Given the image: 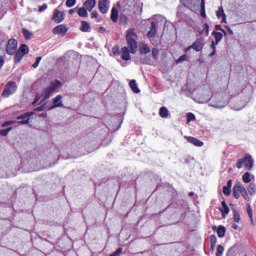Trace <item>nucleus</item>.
<instances>
[{
	"label": "nucleus",
	"instance_id": "obj_1",
	"mask_svg": "<svg viewBox=\"0 0 256 256\" xmlns=\"http://www.w3.org/2000/svg\"><path fill=\"white\" fill-rule=\"evenodd\" d=\"M126 42L128 47H122L121 59L123 61H131V54L137 53V33H135V28H130L126 33ZM130 49V51H129Z\"/></svg>",
	"mask_w": 256,
	"mask_h": 256
},
{
	"label": "nucleus",
	"instance_id": "obj_2",
	"mask_svg": "<svg viewBox=\"0 0 256 256\" xmlns=\"http://www.w3.org/2000/svg\"><path fill=\"white\" fill-rule=\"evenodd\" d=\"M256 185L255 183H250L247 188L243 186L241 182H236L233 186L232 195L234 199H240L241 195L245 201H251L249 195H255Z\"/></svg>",
	"mask_w": 256,
	"mask_h": 256
},
{
	"label": "nucleus",
	"instance_id": "obj_3",
	"mask_svg": "<svg viewBox=\"0 0 256 256\" xmlns=\"http://www.w3.org/2000/svg\"><path fill=\"white\" fill-rule=\"evenodd\" d=\"M255 165V160H253V157L250 154H245L243 158L238 159L236 163V167L238 169H246V171H251L253 169V166Z\"/></svg>",
	"mask_w": 256,
	"mask_h": 256
},
{
	"label": "nucleus",
	"instance_id": "obj_4",
	"mask_svg": "<svg viewBox=\"0 0 256 256\" xmlns=\"http://www.w3.org/2000/svg\"><path fill=\"white\" fill-rule=\"evenodd\" d=\"M59 87H61V81L55 80L51 82L50 86L43 90V101H47V99H49L51 95H53V93L59 89Z\"/></svg>",
	"mask_w": 256,
	"mask_h": 256
},
{
	"label": "nucleus",
	"instance_id": "obj_5",
	"mask_svg": "<svg viewBox=\"0 0 256 256\" xmlns=\"http://www.w3.org/2000/svg\"><path fill=\"white\" fill-rule=\"evenodd\" d=\"M16 91H17V82L9 81L8 83H6L4 90L2 91V97L4 98L11 97V95H14Z\"/></svg>",
	"mask_w": 256,
	"mask_h": 256
},
{
	"label": "nucleus",
	"instance_id": "obj_6",
	"mask_svg": "<svg viewBox=\"0 0 256 256\" xmlns=\"http://www.w3.org/2000/svg\"><path fill=\"white\" fill-rule=\"evenodd\" d=\"M17 40L12 38L10 40H8V43L6 45V53L8 55H14L15 53H17Z\"/></svg>",
	"mask_w": 256,
	"mask_h": 256
},
{
	"label": "nucleus",
	"instance_id": "obj_7",
	"mask_svg": "<svg viewBox=\"0 0 256 256\" xmlns=\"http://www.w3.org/2000/svg\"><path fill=\"white\" fill-rule=\"evenodd\" d=\"M191 47L194 51H196V53H199V51H203V48L205 47V38L200 37L196 39L192 43Z\"/></svg>",
	"mask_w": 256,
	"mask_h": 256
},
{
	"label": "nucleus",
	"instance_id": "obj_8",
	"mask_svg": "<svg viewBox=\"0 0 256 256\" xmlns=\"http://www.w3.org/2000/svg\"><path fill=\"white\" fill-rule=\"evenodd\" d=\"M109 0H99L98 1V9L102 15H106V13L109 12V5H110Z\"/></svg>",
	"mask_w": 256,
	"mask_h": 256
},
{
	"label": "nucleus",
	"instance_id": "obj_9",
	"mask_svg": "<svg viewBox=\"0 0 256 256\" xmlns=\"http://www.w3.org/2000/svg\"><path fill=\"white\" fill-rule=\"evenodd\" d=\"M68 31H69V28H67L64 24H60L52 30V33L54 35H61V37H65Z\"/></svg>",
	"mask_w": 256,
	"mask_h": 256
},
{
	"label": "nucleus",
	"instance_id": "obj_10",
	"mask_svg": "<svg viewBox=\"0 0 256 256\" xmlns=\"http://www.w3.org/2000/svg\"><path fill=\"white\" fill-rule=\"evenodd\" d=\"M33 112H26L20 116H17L18 125H29V117L33 116Z\"/></svg>",
	"mask_w": 256,
	"mask_h": 256
},
{
	"label": "nucleus",
	"instance_id": "obj_11",
	"mask_svg": "<svg viewBox=\"0 0 256 256\" xmlns=\"http://www.w3.org/2000/svg\"><path fill=\"white\" fill-rule=\"evenodd\" d=\"M64 20L65 13L61 12L59 9H55L52 15V21H54V23H63Z\"/></svg>",
	"mask_w": 256,
	"mask_h": 256
},
{
	"label": "nucleus",
	"instance_id": "obj_12",
	"mask_svg": "<svg viewBox=\"0 0 256 256\" xmlns=\"http://www.w3.org/2000/svg\"><path fill=\"white\" fill-rule=\"evenodd\" d=\"M186 140L188 141V143H191L192 145H194V147H203V145H205L203 141L193 136H186Z\"/></svg>",
	"mask_w": 256,
	"mask_h": 256
},
{
	"label": "nucleus",
	"instance_id": "obj_13",
	"mask_svg": "<svg viewBox=\"0 0 256 256\" xmlns=\"http://www.w3.org/2000/svg\"><path fill=\"white\" fill-rule=\"evenodd\" d=\"M216 17L218 19H222V23H227V15L225 14V10L223 9V6H219L218 10L216 11Z\"/></svg>",
	"mask_w": 256,
	"mask_h": 256
},
{
	"label": "nucleus",
	"instance_id": "obj_14",
	"mask_svg": "<svg viewBox=\"0 0 256 256\" xmlns=\"http://www.w3.org/2000/svg\"><path fill=\"white\" fill-rule=\"evenodd\" d=\"M63 96L61 94L57 95L55 98L52 99L53 106L51 109H55L57 107H63Z\"/></svg>",
	"mask_w": 256,
	"mask_h": 256
},
{
	"label": "nucleus",
	"instance_id": "obj_15",
	"mask_svg": "<svg viewBox=\"0 0 256 256\" xmlns=\"http://www.w3.org/2000/svg\"><path fill=\"white\" fill-rule=\"evenodd\" d=\"M212 230L217 232V235L220 239L225 237V233H227V229L223 225L218 226V228L217 226H213Z\"/></svg>",
	"mask_w": 256,
	"mask_h": 256
},
{
	"label": "nucleus",
	"instance_id": "obj_16",
	"mask_svg": "<svg viewBox=\"0 0 256 256\" xmlns=\"http://www.w3.org/2000/svg\"><path fill=\"white\" fill-rule=\"evenodd\" d=\"M95 5H97V0H86L83 7L91 12L93 9H95Z\"/></svg>",
	"mask_w": 256,
	"mask_h": 256
},
{
	"label": "nucleus",
	"instance_id": "obj_17",
	"mask_svg": "<svg viewBox=\"0 0 256 256\" xmlns=\"http://www.w3.org/2000/svg\"><path fill=\"white\" fill-rule=\"evenodd\" d=\"M154 35H157V24L155 22H151L150 30L147 33V37H149V39H152Z\"/></svg>",
	"mask_w": 256,
	"mask_h": 256
},
{
	"label": "nucleus",
	"instance_id": "obj_18",
	"mask_svg": "<svg viewBox=\"0 0 256 256\" xmlns=\"http://www.w3.org/2000/svg\"><path fill=\"white\" fill-rule=\"evenodd\" d=\"M233 187V180H228L227 185L223 187V193L229 197L231 195V188Z\"/></svg>",
	"mask_w": 256,
	"mask_h": 256
},
{
	"label": "nucleus",
	"instance_id": "obj_19",
	"mask_svg": "<svg viewBox=\"0 0 256 256\" xmlns=\"http://www.w3.org/2000/svg\"><path fill=\"white\" fill-rule=\"evenodd\" d=\"M80 31H82V33H89V31H91V25L89 22L81 21Z\"/></svg>",
	"mask_w": 256,
	"mask_h": 256
},
{
	"label": "nucleus",
	"instance_id": "obj_20",
	"mask_svg": "<svg viewBox=\"0 0 256 256\" xmlns=\"http://www.w3.org/2000/svg\"><path fill=\"white\" fill-rule=\"evenodd\" d=\"M110 17L113 23H117V21H119V10L116 7L112 8Z\"/></svg>",
	"mask_w": 256,
	"mask_h": 256
},
{
	"label": "nucleus",
	"instance_id": "obj_21",
	"mask_svg": "<svg viewBox=\"0 0 256 256\" xmlns=\"http://www.w3.org/2000/svg\"><path fill=\"white\" fill-rule=\"evenodd\" d=\"M197 31L199 33V35H203L205 34L206 37H209V23H204V28H197Z\"/></svg>",
	"mask_w": 256,
	"mask_h": 256
},
{
	"label": "nucleus",
	"instance_id": "obj_22",
	"mask_svg": "<svg viewBox=\"0 0 256 256\" xmlns=\"http://www.w3.org/2000/svg\"><path fill=\"white\" fill-rule=\"evenodd\" d=\"M25 54L21 53L20 50H16L15 54H14V63L17 65L19 63H21V61L23 60V56Z\"/></svg>",
	"mask_w": 256,
	"mask_h": 256
},
{
	"label": "nucleus",
	"instance_id": "obj_23",
	"mask_svg": "<svg viewBox=\"0 0 256 256\" xmlns=\"http://www.w3.org/2000/svg\"><path fill=\"white\" fill-rule=\"evenodd\" d=\"M221 205H222V208H220V211L222 213V217H225V215H229V206H227V202L223 200Z\"/></svg>",
	"mask_w": 256,
	"mask_h": 256
},
{
	"label": "nucleus",
	"instance_id": "obj_24",
	"mask_svg": "<svg viewBox=\"0 0 256 256\" xmlns=\"http://www.w3.org/2000/svg\"><path fill=\"white\" fill-rule=\"evenodd\" d=\"M159 116L162 119H167V117H169V110L167 109V107L163 106V107L160 108Z\"/></svg>",
	"mask_w": 256,
	"mask_h": 256
},
{
	"label": "nucleus",
	"instance_id": "obj_25",
	"mask_svg": "<svg viewBox=\"0 0 256 256\" xmlns=\"http://www.w3.org/2000/svg\"><path fill=\"white\" fill-rule=\"evenodd\" d=\"M215 245H217V236L212 234L210 235V251H215Z\"/></svg>",
	"mask_w": 256,
	"mask_h": 256
},
{
	"label": "nucleus",
	"instance_id": "obj_26",
	"mask_svg": "<svg viewBox=\"0 0 256 256\" xmlns=\"http://www.w3.org/2000/svg\"><path fill=\"white\" fill-rule=\"evenodd\" d=\"M200 16L203 19H207V12L205 11V0H201L200 3Z\"/></svg>",
	"mask_w": 256,
	"mask_h": 256
},
{
	"label": "nucleus",
	"instance_id": "obj_27",
	"mask_svg": "<svg viewBox=\"0 0 256 256\" xmlns=\"http://www.w3.org/2000/svg\"><path fill=\"white\" fill-rule=\"evenodd\" d=\"M129 87L133 91V93H141V90H139V87H137V81L131 80L129 82Z\"/></svg>",
	"mask_w": 256,
	"mask_h": 256
},
{
	"label": "nucleus",
	"instance_id": "obj_28",
	"mask_svg": "<svg viewBox=\"0 0 256 256\" xmlns=\"http://www.w3.org/2000/svg\"><path fill=\"white\" fill-rule=\"evenodd\" d=\"M246 211H247L248 217H249L252 225H254L255 220H253V209L251 208V204L246 205Z\"/></svg>",
	"mask_w": 256,
	"mask_h": 256
},
{
	"label": "nucleus",
	"instance_id": "obj_29",
	"mask_svg": "<svg viewBox=\"0 0 256 256\" xmlns=\"http://www.w3.org/2000/svg\"><path fill=\"white\" fill-rule=\"evenodd\" d=\"M140 55H147V53H151V48L147 44H143L140 47Z\"/></svg>",
	"mask_w": 256,
	"mask_h": 256
},
{
	"label": "nucleus",
	"instance_id": "obj_30",
	"mask_svg": "<svg viewBox=\"0 0 256 256\" xmlns=\"http://www.w3.org/2000/svg\"><path fill=\"white\" fill-rule=\"evenodd\" d=\"M18 51H20L22 55H29V46L27 44H21Z\"/></svg>",
	"mask_w": 256,
	"mask_h": 256
},
{
	"label": "nucleus",
	"instance_id": "obj_31",
	"mask_svg": "<svg viewBox=\"0 0 256 256\" xmlns=\"http://www.w3.org/2000/svg\"><path fill=\"white\" fill-rule=\"evenodd\" d=\"M212 35L215 39L216 45L220 43L221 39H223V33L221 32L214 31Z\"/></svg>",
	"mask_w": 256,
	"mask_h": 256
},
{
	"label": "nucleus",
	"instance_id": "obj_32",
	"mask_svg": "<svg viewBox=\"0 0 256 256\" xmlns=\"http://www.w3.org/2000/svg\"><path fill=\"white\" fill-rule=\"evenodd\" d=\"M77 13H78L79 17H89V13H87L85 6L79 8Z\"/></svg>",
	"mask_w": 256,
	"mask_h": 256
},
{
	"label": "nucleus",
	"instance_id": "obj_33",
	"mask_svg": "<svg viewBox=\"0 0 256 256\" xmlns=\"http://www.w3.org/2000/svg\"><path fill=\"white\" fill-rule=\"evenodd\" d=\"M243 183H251V173L245 172L242 176Z\"/></svg>",
	"mask_w": 256,
	"mask_h": 256
},
{
	"label": "nucleus",
	"instance_id": "obj_34",
	"mask_svg": "<svg viewBox=\"0 0 256 256\" xmlns=\"http://www.w3.org/2000/svg\"><path fill=\"white\" fill-rule=\"evenodd\" d=\"M22 33H23L24 38L27 39V40H29V39H31V37H33V33H31L26 28L22 29Z\"/></svg>",
	"mask_w": 256,
	"mask_h": 256
},
{
	"label": "nucleus",
	"instance_id": "obj_35",
	"mask_svg": "<svg viewBox=\"0 0 256 256\" xmlns=\"http://www.w3.org/2000/svg\"><path fill=\"white\" fill-rule=\"evenodd\" d=\"M184 61H189V56L187 54H184V55L180 56L176 60V65H179V63H184Z\"/></svg>",
	"mask_w": 256,
	"mask_h": 256
},
{
	"label": "nucleus",
	"instance_id": "obj_36",
	"mask_svg": "<svg viewBox=\"0 0 256 256\" xmlns=\"http://www.w3.org/2000/svg\"><path fill=\"white\" fill-rule=\"evenodd\" d=\"M233 219L235 223H239L241 221V215L239 214V211L237 210L233 211Z\"/></svg>",
	"mask_w": 256,
	"mask_h": 256
},
{
	"label": "nucleus",
	"instance_id": "obj_37",
	"mask_svg": "<svg viewBox=\"0 0 256 256\" xmlns=\"http://www.w3.org/2000/svg\"><path fill=\"white\" fill-rule=\"evenodd\" d=\"M152 57L155 61L159 59V49L157 48L152 49Z\"/></svg>",
	"mask_w": 256,
	"mask_h": 256
},
{
	"label": "nucleus",
	"instance_id": "obj_38",
	"mask_svg": "<svg viewBox=\"0 0 256 256\" xmlns=\"http://www.w3.org/2000/svg\"><path fill=\"white\" fill-rule=\"evenodd\" d=\"M11 129H13V127H9V128L0 130V135L2 137H7V135H9V131H11Z\"/></svg>",
	"mask_w": 256,
	"mask_h": 256
},
{
	"label": "nucleus",
	"instance_id": "obj_39",
	"mask_svg": "<svg viewBox=\"0 0 256 256\" xmlns=\"http://www.w3.org/2000/svg\"><path fill=\"white\" fill-rule=\"evenodd\" d=\"M223 251H225V247H223V245H218L216 250V256H223Z\"/></svg>",
	"mask_w": 256,
	"mask_h": 256
},
{
	"label": "nucleus",
	"instance_id": "obj_40",
	"mask_svg": "<svg viewBox=\"0 0 256 256\" xmlns=\"http://www.w3.org/2000/svg\"><path fill=\"white\" fill-rule=\"evenodd\" d=\"M210 47L212 49V52L209 54V57H214V55L217 53V50L215 48V42H212Z\"/></svg>",
	"mask_w": 256,
	"mask_h": 256
},
{
	"label": "nucleus",
	"instance_id": "obj_41",
	"mask_svg": "<svg viewBox=\"0 0 256 256\" xmlns=\"http://www.w3.org/2000/svg\"><path fill=\"white\" fill-rule=\"evenodd\" d=\"M41 56L37 57L35 60V63L32 65L33 69H37L39 67V64L41 63Z\"/></svg>",
	"mask_w": 256,
	"mask_h": 256
},
{
	"label": "nucleus",
	"instance_id": "obj_42",
	"mask_svg": "<svg viewBox=\"0 0 256 256\" xmlns=\"http://www.w3.org/2000/svg\"><path fill=\"white\" fill-rule=\"evenodd\" d=\"M77 3V0H66V7H74Z\"/></svg>",
	"mask_w": 256,
	"mask_h": 256
},
{
	"label": "nucleus",
	"instance_id": "obj_43",
	"mask_svg": "<svg viewBox=\"0 0 256 256\" xmlns=\"http://www.w3.org/2000/svg\"><path fill=\"white\" fill-rule=\"evenodd\" d=\"M112 53H113V55H121V51L119 50V46H114L113 48H112Z\"/></svg>",
	"mask_w": 256,
	"mask_h": 256
},
{
	"label": "nucleus",
	"instance_id": "obj_44",
	"mask_svg": "<svg viewBox=\"0 0 256 256\" xmlns=\"http://www.w3.org/2000/svg\"><path fill=\"white\" fill-rule=\"evenodd\" d=\"M187 121H188V123H190V121H195V114L188 113L187 114Z\"/></svg>",
	"mask_w": 256,
	"mask_h": 256
},
{
	"label": "nucleus",
	"instance_id": "obj_45",
	"mask_svg": "<svg viewBox=\"0 0 256 256\" xmlns=\"http://www.w3.org/2000/svg\"><path fill=\"white\" fill-rule=\"evenodd\" d=\"M91 19H99V12H97L96 10H94L91 14H90Z\"/></svg>",
	"mask_w": 256,
	"mask_h": 256
},
{
	"label": "nucleus",
	"instance_id": "obj_46",
	"mask_svg": "<svg viewBox=\"0 0 256 256\" xmlns=\"http://www.w3.org/2000/svg\"><path fill=\"white\" fill-rule=\"evenodd\" d=\"M215 29H216V31H222V33H223L224 35H227V31H225V30L221 27L220 24H217V25L215 26Z\"/></svg>",
	"mask_w": 256,
	"mask_h": 256
},
{
	"label": "nucleus",
	"instance_id": "obj_47",
	"mask_svg": "<svg viewBox=\"0 0 256 256\" xmlns=\"http://www.w3.org/2000/svg\"><path fill=\"white\" fill-rule=\"evenodd\" d=\"M47 9V4H43L42 6L38 7L39 13H43V11H46Z\"/></svg>",
	"mask_w": 256,
	"mask_h": 256
},
{
	"label": "nucleus",
	"instance_id": "obj_48",
	"mask_svg": "<svg viewBox=\"0 0 256 256\" xmlns=\"http://www.w3.org/2000/svg\"><path fill=\"white\" fill-rule=\"evenodd\" d=\"M15 121H6L2 124V127H9V125H13Z\"/></svg>",
	"mask_w": 256,
	"mask_h": 256
},
{
	"label": "nucleus",
	"instance_id": "obj_49",
	"mask_svg": "<svg viewBox=\"0 0 256 256\" xmlns=\"http://www.w3.org/2000/svg\"><path fill=\"white\" fill-rule=\"evenodd\" d=\"M39 99H41V96L37 94L34 101L32 102V105H36V103H39Z\"/></svg>",
	"mask_w": 256,
	"mask_h": 256
},
{
	"label": "nucleus",
	"instance_id": "obj_50",
	"mask_svg": "<svg viewBox=\"0 0 256 256\" xmlns=\"http://www.w3.org/2000/svg\"><path fill=\"white\" fill-rule=\"evenodd\" d=\"M34 111H45V104H43L40 107L34 109Z\"/></svg>",
	"mask_w": 256,
	"mask_h": 256
},
{
	"label": "nucleus",
	"instance_id": "obj_51",
	"mask_svg": "<svg viewBox=\"0 0 256 256\" xmlns=\"http://www.w3.org/2000/svg\"><path fill=\"white\" fill-rule=\"evenodd\" d=\"M225 29L229 33V35H233V29H231V27L226 26Z\"/></svg>",
	"mask_w": 256,
	"mask_h": 256
},
{
	"label": "nucleus",
	"instance_id": "obj_52",
	"mask_svg": "<svg viewBox=\"0 0 256 256\" xmlns=\"http://www.w3.org/2000/svg\"><path fill=\"white\" fill-rule=\"evenodd\" d=\"M191 49H193V47H191V45L188 46V47H186V48L184 49V53H189V51H191Z\"/></svg>",
	"mask_w": 256,
	"mask_h": 256
},
{
	"label": "nucleus",
	"instance_id": "obj_53",
	"mask_svg": "<svg viewBox=\"0 0 256 256\" xmlns=\"http://www.w3.org/2000/svg\"><path fill=\"white\" fill-rule=\"evenodd\" d=\"M5 63V59L2 58V56H0V67H2Z\"/></svg>",
	"mask_w": 256,
	"mask_h": 256
},
{
	"label": "nucleus",
	"instance_id": "obj_54",
	"mask_svg": "<svg viewBox=\"0 0 256 256\" xmlns=\"http://www.w3.org/2000/svg\"><path fill=\"white\" fill-rule=\"evenodd\" d=\"M99 31H100L101 33H105V31H107V29H105V27H100V28H99Z\"/></svg>",
	"mask_w": 256,
	"mask_h": 256
},
{
	"label": "nucleus",
	"instance_id": "obj_55",
	"mask_svg": "<svg viewBox=\"0 0 256 256\" xmlns=\"http://www.w3.org/2000/svg\"><path fill=\"white\" fill-rule=\"evenodd\" d=\"M232 229L238 230V229H239V226H238L237 224H233V225H232Z\"/></svg>",
	"mask_w": 256,
	"mask_h": 256
},
{
	"label": "nucleus",
	"instance_id": "obj_56",
	"mask_svg": "<svg viewBox=\"0 0 256 256\" xmlns=\"http://www.w3.org/2000/svg\"><path fill=\"white\" fill-rule=\"evenodd\" d=\"M73 13H75V10H74V9H70V10H69V14H70V15H73Z\"/></svg>",
	"mask_w": 256,
	"mask_h": 256
},
{
	"label": "nucleus",
	"instance_id": "obj_57",
	"mask_svg": "<svg viewBox=\"0 0 256 256\" xmlns=\"http://www.w3.org/2000/svg\"><path fill=\"white\" fill-rule=\"evenodd\" d=\"M189 197H193V195H195V192H189Z\"/></svg>",
	"mask_w": 256,
	"mask_h": 256
},
{
	"label": "nucleus",
	"instance_id": "obj_58",
	"mask_svg": "<svg viewBox=\"0 0 256 256\" xmlns=\"http://www.w3.org/2000/svg\"><path fill=\"white\" fill-rule=\"evenodd\" d=\"M40 117H47V113L40 114Z\"/></svg>",
	"mask_w": 256,
	"mask_h": 256
}]
</instances>
